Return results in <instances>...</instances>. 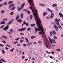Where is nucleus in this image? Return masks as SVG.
Instances as JSON below:
<instances>
[{"label": "nucleus", "instance_id": "f257e3e1", "mask_svg": "<svg viewBox=\"0 0 63 63\" xmlns=\"http://www.w3.org/2000/svg\"><path fill=\"white\" fill-rule=\"evenodd\" d=\"M35 19V21L37 25L38 26V28H36V27H35V31H41V29L43 28L42 27L40 26V24L39 22L41 23V20L40 19V18H37Z\"/></svg>", "mask_w": 63, "mask_h": 63}, {"label": "nucleus", "instance_id": "f03ea898", "mask_svg": "<svg viewBox=\"0 0 63 63\" xmlns=\"http://www.w3.org/2000/svg\"><path fill=\"white\" fill-rule=\"evenodd\" d=\"M29 9L30 10H31L33 12V15L34 16L35 19L39 18V17L38 16V10H36V12H34V10L33 9H32V7H29Z\"/></svg>", "mask_w": 63, "mask_h": 63}, {"label": "nucleus", "instance_id": "7ed1b4c3", "mask_svg": "<svg viewBox=\"0 0 63 63\" xmlns=\"http://www.w3.org/2000/svg\"><path fill=\"white\" fill-rule=\"evenodd\" d=\"M25 5V3H23L21 5V7L20 8H18V11H20V10H22V9L23 8V7L24 6V5Z\"/></svg>", "mask_w": 63, "mask_h": 63}, {"label": "nucleus", "instance_id": "20e7f679", "mask_svg": "<svg viewBox=\"0 0 63 63\" xmlns=\"http://www.w3.org/2000/svg\"><path fill=\"white\" fill-rule=\"evenodd\" d=\"M41 32H39V35H41L42 34V35H43V34H44L45 33V31H44V30L43 28H42L41 30Z\"/></svg>", "mask_w": 63, "mask_h": 63}, {"label": "nucleus", "instance_id": "39448f33", "mask_svg": "<svg viewBox=\"0 0 63 63\" xmlns=\"http://www.w3.org/2000/svg\"><path fill=\"white\" fill-rule=\"evenodd\" d=\"M26 28H24L21 29H18V30L19 32H21V31H25V30L26 29Z\"/></svg>", "mask_w": 63, "mask_h": 63}, {"label": "nucleus", "instance_id": "423d86ee", "mask_svg": "<svg viewBox=\"0 0 63 63\" xmlns=\"http://www.w3.org/2000/svg\"><path fill=\"white\" fill-rule=\"evenodd\" d=\"M48 39L49 41L51 44H52V39H51L50 37H48Z\"/></svg>", "mask_w": 63, "mask_h": 63}, {"label": "nucleus", "instance_id": "0eeeda50", "mask_svg": "<svg viewBox=\"0 0 63 63\" xmlns=\"http://www.w3.org/2000/svg\"><path fill=\"white\" fill-rule=\"evenodd\" d=\"M9 27L8 26V25H7L4 28H3V30H6L7 29H9Z\"/></svg>", "mask_w": 63, "mask_h": 63}, {"label": "nucleus", "instance_id": "6e6552de", "mask_svg": "<svg viewBox=\"0 0 63 63\" xmlns=\"http://www.w3.org/2000/svg\"><path fill=\"white\" fill-rule=\"evenodd\" d=\"M51 16H50V18H53V17L54 16V14L53 13H51Z\"/></svg>", "mask_w": 63, "mask_h": 63}, {"label": "nucleus", "instance_id": "1a4fd4ad", "mask_svg": "<svg viewBox=\"0 0 63 63\" xmlns=\"http://www.w3.org/2000/svg\"><path fill=\"white\" fill-rule=\"evenodd\" d=\"M55 22H59L60 21V20L59 19L56 18L55 19Z\"/></svg>", "mask_w": 63, "mask_h": 63}, {"label": "nucleus", "instance_id": "9d476101", "mask_svg": "<svg viewBox=\"0 0 63 63\" xmlns=\"http://www.w3.org/2000/svg\"><path fill=\"white\" fill-rule=\"evenodd\" d=\"M15 8H16V7L15 6L11 8L10 10L11 11H14L15 9Z\"/></svg>", "mask_w": 63, "mask_h": 63}, {"label": "nucleus", "instance_id": "9b49d317", "mask_svg": "<svg viewBox=\"0 0 63 63\" xmlns=\"http://www.w3.org/2000/svg\"><path fill=\"white\" fill-rule=\"evenodd\" d=\"M5 24V22L4 20L2 21L1 22H0V24L1 25V24Z\"/></svg>", "mask_w": 63, "mask_h": 63}, {"label": "nucleus", "instance_id": "f8f14e48", "mask_svg": "<svg viewBox=\"0 0 63 63\" xmlns=\"http://www.w3.org/2000/svg\"><path fill=\"white\" fill-rule=\"evenodd\" d=\"M16 20H17L18 19H19V15H18L17 14L16 16Z\"/></svg>", "mask_w": 63, "mask_h": 63}, {"label": "nucleus", "instance_id": "ddd939ff", "mask_svg": "<svg viewBox=\"0 0 63 63\" xmlns=\"http://www.w3.org/2000/svg\"><path fill=\"white\" fill-rule=\"evenodd\" d=\"M59 16H60L61 17H63V14H62V13H60L59 14Z\"/></svg>", "mask_w": 63, "mask_h": 63}, {"label": "nucleus", "instance_id": "4468645a", "mask_svg": "<svg viewBox=\"0 0 63 63\" xmlns=\"http://www.w3.org/2000/svg\"><path fill=\"white\" fill-rule=\"evenodd\" d=\"M55 22L57 26H58L60 25V24H59V22Z\"/></svg>", "mask_w": 63, "mask_h": 63}, {"label": "nucleus", "instance_id": "2eb2a0df", "mask_svg": "<svg viewBox=\"0 0 63 63\" xmlns=\"http://www.w3.org/2000/svg\"><path fill=\"white\" fill-rule=\"evenodd\" d=\"M47 10L48 11H49L50 13H53V11L51 10H50L49 8H48Z\"/></svg>", "mask_w": 63, "mask_h": 63}, {"label": "nucleus", "instance_id": "dca6fc26", "mask_svg": "<svg viewBox=\"0 0 63 63\" xmlns=\"http://www.w3.org/2000/svg\"><path fill=\"white\" fill-rule=\"evenodd\" d=\"M13 3V1H10L8 2V4L9 5H10V4H12Z\"/></svg>", "mask_w": 63, "mask_h": 63}, {"label": "nucleus", "instance_id": "f3484780", "mask_svg": "<svg viewBox=\"0 0 63 63\" xmlns=\"http://www.w3.org/2000/svg\"><path fill=\"white\" fill-rule=\"evenodd\" d=\"M57 6V5L56 4H53L52 5V6L53 7H56Z\"/></svg>", "mask_w": 63, "mask_h": 63}, {"label": "nucleus", "instance_id": "a211bd4d", "mask_svg": "<svg viewBox=\"0 0 63 63\" xmlns=\"http://www.w3.org/2000/svg\"><path fill=\"white\" fill-rule=\"evenodd\" d=\"M17 21H18L19 23H20V22H22V20H21V19H20L17 20Z\"/></svg>", "mask_w": 63, "mask_h": 63}, {"label": "nucleus", "instance_id": "6ab92c4d", "mask_svg": "<svg viewBox=\"0 0 63 63\" xmlns=\"http://www.w3.org/2000/svg\"><path fill=\"white\" fill-rule=\"evenodd\" d=\"M1 51L3 54H5V51H4V50L3 49H2Z\"/></svg>", "mask_w": 63, "mask_h": 63}, {"label": "nucleus", "instance_id": "aec40b11", "mask_svg": "<svg viewBox=\"0 0 63 63\" xmlns=\"http://www.w3.org/2000/svg\"><path fill=\"white\" fill-rule=\"evenodd\" d=\"M47 14V12H45L43 13V16H45V15Z\"/></svg>", "mask_w": 63, "mask_h": 63}, {"label": "nucleus", "instance_id": "412c9836", "mask_svg": "<svg viewBox=\"0 0 63 63\" xmlns=\"http://www.w3.org/2000/svg\"><path fill=\"white\" fill-rule=\"evenodd\" d=\"M30 25L31 27H34L35 26V24H31Z\"/></svg>", "mask_w": 63, "mask_h": 63}, {"label": "nucleus", "instance_id": "4be33fe9", "mask_svg": "<svg viewBox=\"0 0 63 63\" xmlns=\"http://www.w3.org/2000/svg\"><path fill=\"white\" fill-rule=\"evenodd\" d=\"M12 23V22L11 21H9V22H8L7 24V25H9V24H11Z\"/></svg>", "mask_w": 63, "mask_h": 63}, {"label": "nucleus", "instance_id": "5701e85b", "mask_svg": "<svg viewBox=\"0 0 63 63\" xmlns=\"http://www.w3.org/2000/svg\"><path fill=\"white\" fill-rule=\"evenodd\" d=\"M25 40H26V42H27V43H29V40H28V39L27 38H26Z\"/></svg>", "mask_w": 63, "mask_h": 63}, {"label": "nucleus", "instance_id": "b1692460", "mask_svg": "<svg viewBox=\"0 0 63 63\" xmlns=\"http://www.w3.org/2000/svg\"><path fill=\"white\" fill-rule=\"evenodd\" d=\"M9 31H10V32H11V33H12V32H14V30H12V29H10L9 30Z\"/></svg>", "mask_w": 63, "mask_h": 63}, {"label": "nucleus", "instance_id": "393cba45", "mask_svg": "<svg viewBox=\"0 0 63 63\" xmlns=\"http://www.w3.org/2000/svg\"><path fill=\"white\" fill-rule=\"evenodd\" d=\"M36 38V36H33L31 37V39H32L33 38Z\"/></svg>", "mask_w": 63, "mask_h": 63}, {"label": "nucleus", "instance_id": "a878e982", "mask_svg": "<svg viewBox=\"0 0 63 63\" xmlns=\"http://www.w3.org/2000/svg\"><path fill=\"white\" fill-rule=\"evenodd\" d=\"M24 15V14L23 13H21V14L20 15V16L21 17V18H23V15Z\"/></svg>", "mask_w": 63, "mask_h": 63}, {"label": "nucleus", "instance_id": "bb28decb", "mask_svg": "<svg viewBox=\"0 0 63 63\" xmlns=\"http://www.w3.org/2000/svg\"><path fill=\"white\" fill-rule=\"evenodd\" d=\"M53 27L55 29L57 27H57V26L55 24L54 25Z\"/></svg>", "mask_w": 63, "mask_h": 63}, {"label": "nucleus", "instance_id": "cd10ccee", "mask_svg": "<svg viewBox=\"0 0 63 63\" xmlns=\"http://www.w3.org/2000/svg\"><path fill=\"white\" fill-rule=\"evenodd\" d=\"M30 19H31L33 17V16L32 15H31L30 16Z\"/></svg>", "mask_w": 63, "mask_h": 63}, {"label": "nucleus", "instance_id": "c85d7f7f", "mask_svg": "<svg viewBox=\"0 0 63 63\" xmlns=\"http://www.w3.org/2000/svg\"><path fill=\"white\" fill-rule=\"evenodd\" d=\"M58 27H59L60 29H62V27L60 26H58Z\"/></svg>", "mask_w": 63, "mask_h": 63}, {"label": "nucleus", "instance_id": "c756f323", "mask_svg": "<svg viewBox=\"0 0 63 63\" xmlns=\"http://www.w3.org/2000/svg\"><path fill=\"white\" fill-rule=\"evenodd\" d=\"M1 60L2 62H6V61H5L3 59H1Z\"/></svg>", "mask_w": 63, "mask_h": 63}, {"label": "nucleus", "instance_id": "7c9ffc66", "mask_svg": "<svg viewBox=\"0 0 63 63\" xmlns=\"http://www.w3.org/2000/svg\"><path fill=\"white\" fill-rule=\"evenodd\" d=\"M50 34L51 36H52V32L51 31L50 32Z\"/></svg>", "mask_w": 63, "mask_h": 63}, {"label": "nucleus", "instance_id": "2f4dec72", "mask_svg": "<svg viewBox=\"0 0 63 63\" xmlns=\"http://www.w3.org/2000/svg\"><path fill=\"white\" fill-rule=\"evenodd\" d=\"M46 46L47 48H48V45L47 44V43L46 44Z\"/></svg>", "mask_w": 63, "mask_h": 63}, {"label": "nucleus", "instance_id": "473e14b6", "mask_svg": "<svg viewBox=\"0 0 63 63\" xmlns=\"http://www.w3.org/2000/svg\"><path fill=\"white\" fill-rule=\"evenodd\" d=\"M53 33L54 34H56V32H55V31H53Z\"/></svg>", "mask_w": 63, "mask_h": 63}, {"label": "nucleus", "instance_id": "72a5a7b5", "mask_svg": "<svg viewBox=\"0 0 63 63\" xmlns=\"http://www.w3.org/2000/svg\"><path fill=\"white\" fill-rule=\"evenodd\" d=\"M3 5H7V3L6 2H4L3 3Z\"/></svg>", "mask_w": 63, "mask_h": 63}, {"label": "nucleus", "instance_id": "f704fd0d", "mask_svg": "<svg viewBox=\"0 0 63 63\" xmlns=\"http://www.w3.org/2000/svg\"><path fill=\"white\" fill-rule=\"evenodd\" d=\"M23 42V40L21 39L20 40V43H22Z\"/></svg>", "mask_w": 63, "mask_h": 63}, {"label": "nucleus", "instance_id": "c9c22d12", "mask_svg": "<svg viewBox=\"0 0 63 63\" xmlns=\"http://www.w3.org/2000/svg\"><path fill=\"white\" fill-rule=\"evenodd\" d=\"M14 49H15L14 48H13L12 49H11L10 50V51L13 52V50H14Z\"/></svg>", "mask_w": 63, "mask_h": 63}, {"label": "nucleus", "instance_id": "e433bc0d", "mask_svg": "<svg viewBox=\"0 0 63 63\" xmlns=\"http://www.w3.org/2000/svg\"><path fill=\"white\" fill-rule=\"evenodd\" d=\"M27 30V31H30L31 30V29L30 28H29Z\"/></svg>", "mask_w": 63, "mask_h": 63}, {"label": "nucleus", "instance_id": "4c0bfd02", "mask_svg": "<svg viewBox=\"0 0 63 63\" xmlns=\"http://www.w3.org/2000/svg\"><path fill=\"white\" fill-rule=\"evenodd\" d=\"M13 14H14V12H12L10 13V15H13Z\"/></svg>", "mask_w": 63, "mask_h": 63}, {"label": "nucleus", "instance_id": "58836bf2", "mask_svg": "<svg viewBox=\"0 0 63 63\" xmlns=\"http://www.w3.org/2000/svg\"><path fill=\"white\" fill-rule=\"evenodd\" d=\"M2 37L3 38H5V39H7V38H8V37H7L5 36H2Z\"/></svg>", "mask_w": 63, "mask_h": 63}, {"label": "nucleus", "instance_id": "ea45409f", "mask_svg": "<svg viewBox=\"0 0 63 63\" xmlns=\"http://www.w3.org/2000/svg\"><path fill=\"white\" fill-rule=\"evenodd\" d=\"M41 6H46V5L45 4H41Z\"/></svg>", "mask_w": 63, "mask_h": 63}, {"label": "nucleus", "instance_id": "a19ab883", "mask_svg": "<svg viewBox=\"0 0 63 63\" xmlns=\"http://www.w3.org/2000/svg\"><path fill=\"white\" fill-rule=\"evenodd\" d=\"M54 38L56 40H57V37H56L54 35Z\"/></svg>", "mask_w": 63, "mask_h": 63}, {"label": "nucleus", "instance_id": "79ce46f5", "mask_svg": "<svg viewBox=\"0 0 63 63\" xmlns=\"http://www.w3.org/2000/svg\"><path fill=\"white\" fill-rule=\"evenodd\" d=\"M55 30L57 31H58V27H57V28H55Z\"/></svg>", "mask_w": 63, "mask_h": 63}, {"label": "nucleus", "instance_id": "37998d69", "mask_svg": "<svg viewBox=\"0 0 63 63\" xmlns=\"http://www.w3.org/2000/svg\"><path fill=\"white\" fill-rule=\"evenodd\" d=\"M27 13L28 14H30V12L29 10L27 11Z\"/></svg>", "mask_w": 63, "mask_h": 63}, {"label": "nucleus", "instance_id": "c03bdc74", "mask_svg": "<svg viewBox=\"0 0 63 63\" xmlns=\"http://www.w3.org/2000/svg\"><path fill=\"white\" fill-rule=\"evenodd\" d=\"M4 13V11L3 10H2V11H1V14H3Z\"/></svg>", "mask_w": 63, "mask_h": 63}, {"label": "nucleus", "instance_id": "a18cd8bd", "mask_svg": "<svg viewBox=\"0 0 63 63\" xmlns=\"http://www.w3.org/2000/svg\"><path fill=\"white\" fill-rule=\"evenodd\" d=\"M42 41H39L38 42V43H39V44H40V43H42Z\"/></svg>", "mask_w": 63, "mask_h": 63}, {"label": "nucleus", "instance_id": "49530a36", "mask_svg": "<svg viewBox=\"0 0 63 63\" xmlns=\"http://www.w3.org/2000/svg\"><path fill=\"white\" fill-rule=\"evenodd\" d=\"M4 26H5V25H3V26H1L0 28L1 29L2 28H3V27H4Z\"/></svg>", "mask_w": 63, "mask_h": 63}, {"label": "nucleus", "instance_id": "de8ad7c7", "mask_svg": "<svg viewBox=\"0 0 63 63\" xmlns=\"http://www.w3.org/2000/svg\"><path fill=\"white\" fill-rule=\"evenodd\" d=\"M51 24H53V25H54V24H55V23L53 22H52L51 23Z\"/></svg>", "mask_w": 63, "mask_h": 63}, {"label": "nucleus", "instance_id": "09e8293b", "mask_svg": "<svg viewBox=\"0 0 63 63\" xmlns=\"http://www.w3.org/2000/svg\"><path fill=\"white\" fill-rule=\"evenodd\" d=\"M0 47H4V45L2 44H0Z\"/></svg>", "mask_w": 63, "mask_h": 63}, {"label": "nucleus", "instance_id": "8fccbe9b", "mask_svg": "<svg viewBox=\"0 0 63 63\" xmlns=\"http://www.w3.org/2000/svg\"><path fill=\"white\" fill-rule=\"evenodd\" d=\"M2 6H3V4H0V7H1Z\"/></svg>", "mask_w": 63, "mask_h": 63}, {"label": "nucleus", "instance_id": "3c124183", "mask_svg": "<svg viewBox=\"0 0 63 63\" xmlns=\"http://www.w3.org/2000/svg\"><path fill=\"white\" fill-rule=\"evenodd\" d=\"M20 39V38H18L16 39H15V41H17L19 39Z\"/></svg>", "mask_w": 63, "mask_h": 63}, {"label": "nucleus", "instance_id": "603ef678", "mask_svg": "<svg viewBox=\"0 0 63 63\" xmlns=\"http://www.w3.org/2000/svg\"><path fill=\"white\" fill-rule=\"evenodd\" d=\"M2 42L3 43H4V44H6V42L4 41H2Z\"/></svg>", "mask_w": 63, "mask_h": 63}, {"label": "nucleus", "instance_id": "864d4df0", "mask_svg": "<svg viewBox=\"0 0 63 63\" xmlns=\"http://www.w3.org/2000/svg\"><path fill=\"white\" fill-rule=\"evenodd\" d=\"M56 50H57V51H60V49L58 48L56 49Z\"/></svg>", "mask_w": 63, "mask_h": 63}, {"label": "nucleus", "instance_id": "5fc2aeb1", "mask_svg": "<svg viewBox=\"0 0 63 63\" xmlns=\"http://www.w3.org/2000/svg\"><path fill=\"white\" fill-rule=\"evenodd\" d=\"M23 47H25V46H26V45L25 44H24L23 45Z\"/></svg>", "mask_w": 63, "mask_h": 63}, {"label": "nucleus", "instance_id": "6e6d98bb", "mask_svg": "<svg viewBox=\"0 0 63 63\" xmlns=\"http://www.w3.org/2000/svg\"><path fill=\"white\" fill-rule=\"evenodd\" d=\"M17 43H18V42L17 41V42H14V44H17Z\"/></svg>", "mask_w": 63, "mask_h": 63}, {"label": "nucleus", "instance_id": "4d7b16f0", "mask_svg": "<svg viewBox=\"0 0 63 63\" xmlns=\"http://www.w3.org/2000/svg\"><path fill=\"white\" fill-rule=\"evenodd\" d=\"M55 10L56 11H58V8H57V7L55 8Z\"/></svg>", "mask_w": 63, "mask_h": 63}, {"label": "nucleus", "instance_id": "13d9d810", "mask_svg": "<svg viewBox=\"0 0 63 63\" xmlns=\"http://www.w3.org/2000/svg\"><path fill=\"white\" fill-rule=\"evenodd\" d=\"M26 26H28L29 25V24L28 23H26Z\"/></svg>", "mask_w": 63, "mask_h": 63}, {"label": "nucleus", "instance_id": "bf43d9fd", "mask_svg": "<svg viewBox=\"0 0 63 63\" xmlns=\"http://www.w3.org/2000/svg\"><path fill=\"white\" fill-rule=\"evenodd\" d=\"M23 24H25V25L26 24V22H25V21H24L23 22Z\"/></svg>", "mask_w": 63, "mask_h": 63}, {"label": "nucleus", "instance_id": "052dcab7", "mask_svg": "<svg viewBox=\"0 0 63 63\" xmlns=\"http://www.w3.org/2000/svg\"><path fill=\"white\" fill-rule=\"evenodd\" d=\"M11 5L12 7H13V6H15V4H11Z\"/></svg>", "mask_w": 63, "mask_h": 63}, {"label": "nucleus", "instance_id": "680f3d73", "mask_svg": "<svg viewBox=\"0 0 63 63\" xmlns=\"http://www.w3.org/2000/svg\"><path fill=\"white\" fill-rule=\"evenodd\" d=\"M50 58L51 59H53L52 56H50Z\"/></svg>", "mask_w": 63, "mask_h": 63}, {"label": "nucleus", "instance_id": "e2e57ef3", "mask_svg": "<svg viewBox=\"0 0 63 63\" xmlns=\"http://www.w3.org/2000/svg\"><path fill=\"white\" fill-rule=\"evenodd\" d=\"M11 22H12V21H14V19H12L10 21Z\"/></svg>", "mask_w": 63, "mask_h": 63}, {"label": "nucleus", "instance_id": "0e129e2a", "mask_svg": "<svg viewBox=\"0 0 63 63\" xmlns=\"http://www.w3.org/2000/svg\"><path fill=\"white\" fill-rule=\"evenodd\" d=\"M3 20H5L6 21H7V19L6 18H5L3 19Z\"/></svg>", "mask_w": 63, "mask_h": 63}, {"label": "nucleus", "instance_id": "69168bd1", "mask_svg": "<svg viewBox=\"0 0 63 63\" xmlns=\"http://www.w3.org/2000/svg\"><path fill=\"white\" fill-rule=\"evenodd\" d=\"M21 39H25V38L23 37H22L21 38Z\"/></svg>", "mask_w": 63, "mask_h": 63}, {"label": "nucleus", "instance_id": "338daca9", "mask_svg": "<svg viewBox=\"0 0 63 63\" xmlns=\"http://www.w3.org/2000/svg\"><path fill=\"white\" fill-rule=\"evenodd\" d=\"M24 58H25V57H24V56H22V59H24Z\"/></svg>", "mask_w": 63, "mask_h": 63}, {"label": "nucleus", "instance_id": "774afa93", "mask_svg": "<svg viewBox=\"0 0 63 63\" xmlns=\"http://www.w3.org/2000/svg\"><path fill=\"white\" fill-rule=\"evenodd\" d=\"M61 36L62 37V38H63V34L61 35Z\"/></svg>", "mask_w": 63, "mask_h": 63}]
</instances>
